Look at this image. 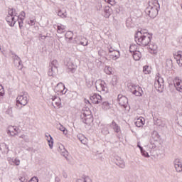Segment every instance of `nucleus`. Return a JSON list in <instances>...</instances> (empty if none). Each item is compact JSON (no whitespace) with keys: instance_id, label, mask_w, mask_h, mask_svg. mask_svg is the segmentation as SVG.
Listing matches in <instances>:
<instances>
[{"instance_id":"f257e3e1","label":"nucleus","mask_w":182,"mask_h":182,"mask_svg":"<svg viewBox=\"0 0 182 182\" xmlns=\"http://www.w3.org/2000/svg\"><path fill=\"white\" fill-rule=\"evenodd\" d=\"M135 42L139 46H149L153 39V33L147 32V30L138 28L137 32L134 36Z\"/></svg>"},{"instance_id":"f03ea898","label":"nucleus","mask_w":182,"mask_h":182,"mask_svg":"<svg viewBox=\"0 0 182 182\" xmlns=\"http://www.w3.org/2000/svg\"><path fill=\"white\" fill-rule=\"evenodd\" d=\"M28 97H29V95H28V92H26L16 97V108L18 110H21L23 106L28 105Z\"/></svg>"},{"instance_id":"7ed1b4c3","label":"nucleus","mask_w":182,"mask_h":182,"mask_svg":"<svg viewBox=\"0 0 182 182\" xmlns=\"http://www.w3.org/2000/svg\"><path fill=\"white\" fill-rule=\"evenodd\" d=\"M18 15L16 9L14 7H9L8 15L6 17V21L8 23H16L15 17Z\"/></svg>"},{"instance_id":"20e7f679","label":"nucleus","mask_w":182,"mask_h":182,"mask_svg":"<svg viewBox=\"0 0 182 182\" xmlns=\"http://www.w3.org/2000/svg\"><path fill=\"white\" fill-rule=\"evenodd\" d=\"M96 90L97 92H105V93H107V84L105 80H97L95 84Z\"/></svg>"},{"instance_id":"39448f33","label":"nucleus","mask_w":182,"mask_h":182,"mask_svg":"<svg viewBox=\"0 0 182 182\" xmlns=\"http://www.w3.org/2000/svg\"><path fill=\"white\" fill-rule=\"evenodd\" d=\"M160 10L155 9L151 5H149L146 9H145V14L149 16V18H151L152 19H154L157 15H159V11Z\"/></svg>"},{"instance_id":"423d86ee","label":"nucleus","mask_w":182,"mask_h":182,"mask_svg":"<svg viewBox=\"0 0 182 182\" xmlns=\"http://www.w3.org/2000/svg\"><path fill=\"white\" fill-rule=\"evenodd\" d=\"M9 55H13L12 59L14 60L15 66H17L19 70H22V69L23 68V64H22V60H21V58L18 56V55L15 54V53L12 50L9 51Z\"/></svg>"},{"instance_id":"0eeeda50","label":"nucleus","mask_w":182,"mask_h":182,"mask_svg":"<svg viewBox=\"0 0 182 182\" xmlns=\"http://www.w3.org/2000/svg\"><path fill=\"white\" fill-rule=\"evenodd\" d=\"M89 113L90 114H86L83 112L80 115L82 123H85L87 126H90V124L93 122V115H92V112H89Z\"/></svg>"},{"instance_id":"6e6552de","label":"nucleus","mask_w":182,"mask_h":182,"mask_svg":"<svg viewBox=\"0 0 182 182\" xmlns=\"http://www.w3.org/2000/svg\"><path fill=\"white\" fill-rule=\"evenodd\" d=\"M117 100L119 102V106H121L124 109H127V106H129V99L127 98V97L119 94L118 95Z\"/></svg>"},{"instance_id":"1a4fd4ad","label":"nucleus","mask_w":182,"mask_h":182,"mask_svg":"<svg viewBox=\"0 0 182 182\" xmlns=\"http://www.w3.org/2000/svg\"><path fill=\"white\" fill-rule=\"evenodd\" d=\"M154 87L156 89H163L164 87V80L160 77V73L156 75Z\"/></svg>"},{"instance_id":"9d476101","label":"nucleus","mask_w":182,"mask_h":182,"mask_svg":"<svg viewBox=\"0 0 182 182\" xmlns=\"http://www.w3.org/2000/svg\"><path fill=\"white\" fill-rule=\"evenodd\" d=\"M173 86L179 93H182V80L180 77H176L173 80Z\"/></svg>"},{"instance_id":"9b49d317","label":"nucleus","mask_w":182,"mask_h":182,"mask_svg":"<svg viewBox=\"0 0 182 182\" xmlns=\"http://www.w3.org/2000/svg\"><path fill=\"white\" fill-rule=\"evenodd\" d=\"M90 99L94 105H99V103H102L103 99L102 98V95L94 93L90 97Z\"/></svg>"},{"instance_id":"f8f14e48","label":"nucleus","mask_w":182,"mask_h":182,"mask_svg":"<svg viewBox=\"0 0 182 182\" xmlns=\"http://www.w3.org/2000/svg\"><path fill=\"white\" fill-rule=\"evenodd\" d=\"M26 16V13H25L23 11H22L19 15L18 14L16 16L14 17V21L16 23H23V21L25 20V17Z\"/></svg>"},{"instance_id":"ddd939ff","label":"nucleus","mask_w":182,"mask_h":182,"mask_svg":"<svg viewBox=\"0 0 182 182\" xmlns=\"http://www.w3.org/2000/svg\"><path fill=\"white\" fill-rule=\"evenodd\" d=\"M107 126L108 127H110V129H112L114 133H120V132H122L120 126H119V124H117L114 120H112V122L110 124H108Z\"/></svg>"},{"instance_id":"4468645a","label":"nucleus","mask_w":182,"mask_h":182,"mask_svg":"<svg viewBox=\"0 0 182 182\" xmlns=\"http://www.w3.org/2000/svg\"><path fill=\"white\" fill-rule=\"evenodd\" d=\"M120 58V51L119 50H115L112 51V53H108V59L110 60V59H112V60H117Z\"/></svg>"},{"instance_id":"2eb2a0df","label":"nucleus","mask_w":182,"mask_h":182,"mask_svg":"<svg viewBox=\"0 0 182 182\" xmlns=\"http://www.w3.org/2000/svg\"><path fill=\"white\" fill-rule=\"evenodd\" d=\"M154 124L155 126H158L160 129H163V127H166V122L161 120L160 118H157L156 117H154Z\"/></svg>"},{"instance_id":"dca6fc26","label":"nucleus","mask_w":182,"mask_h":182,"mask_svg":"<svg viewBox=\"0 0 182 182\" xmlns=\"http://www.w3.org/2000/svg\"><path fill=\"white\" fill-rule=\"evenodd\" d=\"M56 72H58V67L48 66V76L53 77L56 75Z\"/></svg>"},{"instance_id":"f3484780","label":"nucleus","mask_w":182,"mask_h":182,"mask_svg":"<svg viewBox=\"0 0 182 182\" xmlns=\"http://www.w3.org/2000/svg\"><path fill=\"white\" fill-rule=\"evenodd\" d=\"M176 171L177 173H181L182 171V164L178 159H176L173 162Z\"/></svg>"},{"instance_id":"a211bd4d","label":"nucleus","mask_w":182,"mask_h":182,"mask_svg":"<svg viewBox=\"0 0 182 182\" xmlns=\"http://www.w3.org/2000/svg\"><path fill=\"white\" fill-rule=\"evenodd\" d=\"M98 55L101 58H104L106 60H109V53L103 49H100L98 51Z\"/></svg>"},{"instance_id":"6ab92c4d","label":"nucleus","mask_w":182,"mask_h":182,"mask_svg":"<svg viewBox=\"0 0 182 182\" xmlns=\"http://www.w3.org/2000/svg\"><path fill=\"white\" fill-rule=\"evenodd\" d=\"M66 66L68 69V72H71V73H75V70H76V65L73 62H68Z\"/></svg>"},{"instance_id":"aec40b11","label":"nucleus","mask_w":182,"mask_h":182,"mask_svg":"<svg viewBox=\"0 0 182 182\" xmlns=\"http://www.w3.org/2000/svg\"><path fill=\"white\" fill-rule=\"evenodd\" d=\"M58 87H61L63 90H57V92H60L62 95H66V92H68V89H66V87H65V85L62 82H59L58 84H57L55 89H58Z\"/></svg>"},{"instance_id":"412c9836","label":"nucleus","mask_w":182,"mask_h":182,"mask_svg":"<svg viewBox=\"0 0 182 182\" xmlns=\"http://www.w3.org/2000/svg\"><path fill=\"white\" fill-rule=\"evenodd\" d=\"M112 11H113V9L110 8L109 6H106L104 9L105 18H109V16L112 15Z\"/></svg>"},{"instance_id":"4be33fe9","label":"nucleus","mask_w":182,"mask_h":182,"mask_svg":"<svg viewBox=\"0 0 182 182\" xmlns=\"http://www.w3.org/2000/svg\"><path fill=\"white\" fill-rule=\"evenodd\" d=\"M116 166H118V167H120V168H124L126 167V164H124V161L122 159V158L118 157L117 159V161H115Z\"/></svg>"},{"instance_id":"5701e85b","label":"nucleus","mask_w":182,"mask_h":182,"mask_svg":"<svg viewBox=\"0 0 182 182\" xmlns=\"http://www.w3.org/2000/svg\"><path fill=\"white\" fill-rule=\"evenodd\" d=\"M131 86L132 89H136L138 92V97L143 96L144 92H143V89H141V87L135 84H132Z\"/></svg>"},{"instance_id":"b1692460","label":"nucleus","mask_w":182,"mask_h":182,"mask_svg":"<svg viewBox=\"0 0 182 182\" xmlns=\"http://www.w3.org/2000/svg\"><path fill=\"white\" fill-rule=\"evenodd\" d=\"M144 124H145V120H144V118L143 117H139L135 122V125L136 127H143V126H144Z\"/></svg>"},{"instance_id":"393cba45","label":"nucleus","mask_w":182,"mask_h":182,"mask_svg":"<svg viewBox=\"0 0 182 182\" xmlns=\"http://www.w3.org/2000/svg\"><path fill=\"white\" fill-rule=\"evenodd\" d=\"M8 161L10 164H15V166H19L21 164V160L18 159V158H8Z\"/></svg>"},{"instance_id":"a878e982","label":"nucleus","mask_w":182,"mask_h":182,"mask_svg":"<svg viewBox=\"0 0 182 182\" xmlns=\"http://www.w3.org/2000/svg\"><path fill=\"white\" fill-rule=\"evenodd\" d=\"M14 130H15V127L14 126H9L7 129V134L9 136H16V132H15Z\"/></svg>"},{"instance_id":"bb28decb","label":"nucleus","mask_w":182,"mask_h":182,"mask_svg":"<svg viewBox=\"0 0 182 182\" xmlns=\"http://www.w3.org/2000/svg\"><path fill=\"white\" fill-rule=\"evenodd\" d=\"M151 139L154 140V141H159V139H160V134H159L157 131H154L151 133Z\"/></svg>"},{"instance_id":"cd10ccee","label":"nucleus","mask_w":182,"mask_h":182,"mask_svg":"<svg viewBox=\"0 0 182 182\" xmlns=\"http://www.w3.org/2000/svg\"><path fill=\"white\" fill-rule=\"evenodd\" d=\"M57 32L58 33H63L64 32H66V26H63V24L57 26Z\"/></svg>"},{"instance_id":"c85d7f7f","label":"nucleus","mask_w":182,"mask_h":182,"mask_svg":"<svg viewBox=\"0 0 182 182\" xmlns=\"http://www.w3.org/2000/svg\"><path fill=\"white\" fill-rule=\"evenodd\" d=\"M67 15L68 13H66V10H65L64 9H59L58 11V16L60 18H66Z\"/></svg>"},{"instance_id":"c756f323","label":"nucleus","mask_w":182,"mask_h":182,"mask_svg":"<svg viewBox=\"0 0 182 182\" xmlns=\"http://www.w3.org/2000/svg\"><path fill=\"white\" fill-rule=\"evenodd\" d=\"M110 106H112V105L107 101L102 103V109L103 110H109V109H110Z\"/></svg>"},{"instance_id":"7c9ffc66","label":"nucleus","mask_w":182,"mask_h":182,"mask_svg":"<svg viewBox=\"0 0 182 182\" xmlns=\"http://www.w3.org/2000/svg\"><path fill=\"white\" fill-rule=\"evenodd\" d=\"M132 56H133V58L137 61L139 59H141V53H140V51L132 53Z\"/></svg>"},{"instance_id":"2f4dec72","label":"nucleus","mask_w":182,"mask_h":182,"mask_svg":"<svg viewBox=\"0 0 182 182\" xmlns=\"http://www.w3.org/2000/svg\"><path fill=\"white\" fill-rule=\"evenodd\" d=\"M129 52H130V53H134L136 52H139V50H137V45H136V44L130 45Z\"/></svg>"},{"instance_id":"473e14b6","label":"nucleus","mask_w":182,"mask_h":182,"mask_svg":"<svg viewBox=\"0 0 182 182\" xmlns=\"http://www.w3.org/2000/svg\"><path fill=\"white\" fill-rule=\"evenodd\" d=\"M166 68L171 69L173 68V60L170 58H167L166 60Z\"/></svg>"},{"instance_id":"72a5a7b5","label":"nucleus","mask_w":182,"mask_h":182,"mask_svg":"<svg viewBox=\"0 0 182 182\" xmlns=\"http://www.w3.org/2000/svg\"><path fill=\"white\" fill-rule=\"evenodd\" d=\"M85 85L87 87H88V89H90V87L93 86V82H92L90 79H87L86 76H85Z\"/></svg>"},{"instance_id":"f704fd0d","label":"nucleus","mask_w":182,"mask_h":182,"mask_svg":"<svg viewBox=\"0 0 182 182\" xmlns=\"http://www.w3.org/2000/svg\"><path fill=\"white\" fill-rule=\"evenodd\" d=\"M78 45H82V46H87V45H89V41H87V38L84 37L81 39V41H80Z\"/></svg>"},{"instance_id":"c9c22d12","label":"nucleus","mask_w":182,"mask_h":182,"mask_svg":"<svg viewBox=\"0 0 182 182\" xmlns=\"http://www.w3.org/2000/svg\"><path fill=\"white\" fill-rule=\"evenodd\" d=\"M65 36L66 39H69V41H72V39H73V32H72L71 31H68L66 32Z\"/></svg>"},{"instance_id":"e433bc0d","label":"nucleus","mask_w":182,"mask_h":182,"mask_svg":"<svg viewBox=\"0 0 182 182\" xmlns=\"http://www.w3.org/2000/svg\"><path fill=\"white\" fill-rule=\"evenodd\" d=\"M150 67H149L148 65H146L143 67V72L145 75H150L151 73V71L149 70Z\"/></svg>"},{"instance_id":"4c0bfd02","label":"nucleus","mask_w":182,"mask_h":182,"mask_svg":"<svg viewBox=\"0 0 182 182\" xmlns=\"http://www.w3.org/2000/svg\"><path fill=\"white\" fill-rule=\"evenodd\" d=\"M152 6L153 8H155V9H158L160 11V3H159V0H154L152 2Z\"/></svg>"},{"instance_id":"58836bf2","label":"nucleus","mask_w":182,"mask_h":182,"mask_svg":"<svg viewBox=\"0 0 182 182\" xmlns=\"http://www.w3.org/2000/svg\"><path fill=\"white\" fill-rule=\"evenodd\" d=\"M63 147V151H61V155L63 156V157H68V156H69V151H68V150H66V149H65V146L63 145H62Z\"/></svg>"},{"instance_id":"ea45409f","label":"nucleus","mask_w":182,"mask_h":182,"mask_svg":"<svg viewBox=\"0 0 182 182\" xmlns=\"http://www.w3.org/2000/svg\"><path fill=\"white\" fill-rule=\"evenodd\" d=\"M110 85H112V86H116V85H117V76L114 75L112 77V81L110 82Z\"/></svg>"},{"instance_id":"a19ab883","label":"nucleus","mask_w":182,"mask_h":182,"mask_svg":"<svg viewBox=\"0 0 182 182\" xmlns=\"http://www.w3.org/2000/svg\"><path fill=\"white\" fill-rule=\"evenodd\" d=\"M47 141L50 149H53V137L50 136V139H47Z\"/></svg>"},{"instance_id":"79ce46f5","label":"nucleus","mask_w":182,"mask_h":182,"mask_svg":"<svg viewBox=\"0 0 182 182\" xmlns=\"http://www.w3.org/2000/svg\"><path fill=\"white\" fill-rule=\"evenodd\" d=\"M18 180L21 182H26V181H28V179H26V176L25 173H23V174L20 175L19 177H18Z\"/></svg>"},{"instance_id":"37998d69","label":"nucleus","mask_w":182,"mask_h":182,"mask_svg":"<svg viewBox=\"0 0 182 182\" xmlns=\"http://www.w3.org/2000/svg\"><path fill=\"white\" fill-rule=\"evenodd\" d=\"M174 58L177 60L182 58V51H178L176 53L173 54Z\"/></svg>"},{"instance_id":"c03bdc74","label":"nucleus","mask_w":182,"mask_h":182,"mask_svg":"<svg viewBox=\"0 0 182 182\" xmlns=\"http://www.w3.org/2000/svg\"><path fill=\"white\" fill-rule=\"evenodd\" d=\"M106 75H112V68L109 66H106L105 69Z\"/></svg>"},{"instance_id":"a18cd8bd","label":"nucleus","mask_w":182,"mask_h":182,"mask_svg":"<svg viewBox=\"0 0 182 182\" xmlns=\"http://www.w3.org/2000/svg\"><path fill=\"white\" fill-rule=\"evenodd\" d=\"M140 151H141V154H142L144 157H146V158L150 157V155H149V152L146 151L144 149L141 150Z\"/></svg>"},{"instance_id":"49530a36","label":"nucleus","mask_w":182,"mask_h":182,"mask_svg":"<svg viewBox=\"0 0 182 182\" xmlns=\"http://www.w3.org/2000/svg\"><path fill=\"white\" fill-rule=\"evenodd\" d=\"M149 46L151 50H154V52H156V50H157V45L150 43Z\"/></svg>"},{"instance_id":"de8ad7c7","label":"nucleus","mask_w":182,"mask_h":182,"mask_svg":"<svg viewBox=\"0 0 182 182\" xmlns=\"http://www.w3.org/2000/svg\"><path fill=\"white\" fill-rule=\"evenodd\" d=\"M102 133L103 134L107 135L109 134L110 132H109V128H107V127H105L104 128L102 129Z\"/></svg>"},{"instance_id":"09e8293b","label":"nucleus","mask_w":182,"mask_h":182,"mask_svg":"<svg viewBox=\"0 0 182 182\" xmlns=\"http://www.w3.org/2000/svg\"><path fill=\"white\" fill-rule=\"evenodd\" d=\"M105 2H107V4H109L111 6H114V5H116V1L115 0H104Z\"/></svg>"},{"instance_id":"8fccbe9b","label":"nucleus","mask_w":182,"mask_h":182,"mask_svg":"<svg viewBox=\"0 0 182 182\" xmlns=\"http://www.w3.org/2000/svg\"><path fill=\"white\" fill-rule=\"evenodd\" d=\"M49 66H52L53 68H58V60H53L49 65Z\"/></svg>"},{"instance_id":"3c124183","label":"nucleus","mask_w":182,"mask_h":182,"mask_svg":"<svg viewBox=\"0 0 182 182\" xmlns=\"http://www.w3.org/2000/svg\"><path fill=\"white\" fill-rule=\"evenodd\" d=\"M28 182H39V178H38L36 176L32 177Z\"/></svg>"},{"instance_id":"603ef678","label":"nucleus","mask_w":182,"mask_h":182,"mask_svg":"<svg viewBox=\"0 0 182 182\" xmlns=\"http://www.w3.org/2000/svg\"><path fill=\"white\" fill-rule=\"evenodd\" d=\"M85 135L82 134H79L78 135H77V139H78V140H80V141H82V139L85 138Z\"/></svg>"},{"instance_id":"864d4df0","label":"nucleus","mask_w":182,"mask_h":182,"mask_svg":"<svg viewBox=\"0 0 182 182\" xmlns=\"http://www.w3.org/2000/svg\"><path fill=\"white\" fill-rule=\"evenodd\" d=\"M108 49V53H111L112 52H115L117 50H115L114 48H113L112 46H109L107 47Z\"/></svg>"},{"instance_id":"5fc2aeb1","label":"nucleus","mask_w":182,"mask_h":182,"mask_svg":"<svg viewBox=\"0 0 182 182\" xmlns=\"http://www.w3.org/2000/svg\"><path fill=\"white\" fill-rule=\"evenodd\" d=\"M131 92L132 95H134L135 96H139V92L137 91V88L131 90Z\"/></svg>"},{"instance_id":"6e6d98bb","label":"nucleus","mask_w":182,"mask_h":182,"mask_svg":"<svg viewBox=\"0 0 182 182\" xmlns=\"http://www.w3.org/2000/svg\"><path fill=\"white\" fill-rule=\"evenodd\" d=\"M6 113L7 114H9L11 117H12V107L9 108L6 111Z\"/></svg>"},{"instance_id":"4d7b16f0","label":"nucleus","mask_w":182,"mask_h":182,"mask_svg":"<svg viewBox=\"0 0 182 182\" xmlns=\"http://www.w3.org/2000/svg\"><path fill=\"white\" fill-rule=\"evenodd\" d=\"M149 149H156V144L153 141H150Z\"/></svg>"},{"instance_id":"13d9d810","label":"nucleus","mask_w":182,"mask_h":182,"mask_svg":"<svg viewBox=\"0 0 182 182\" xmlns=\"http://www.w3.org/2000/svg\"><path fill=\"white\" fill-rule=\"evenodd\" d=\"M38 39L40 41H45L46 39V36H42V34H39Z\"/></svg>"},{"instance_id":"bf43d9fd","label":"nucleus","mask_w":182,"mask_h":182,"mask_svg":"<svg viewBox=\"0 0 182 182\" xmlns=\"http://www.w3.org/2000/svg\"><path fill=\"white\" fill-rule=\"evenodd\" d=\"M82 144H87V138L86 136L81 141Z\"/></svg>"},{"instance_id":"052dcab7","label":"nucleus","mask_w":182,"mask_h":182,"mask_svg":"<svg viewBox=\"0 0 182 182\" xmlns=\"http://www.w3.org/2000/svg\"><path fill=\"white\" fill-rule=\"evenodd\" d=\"M85 177V182H92V179L89 176H84Z\"/></svg>"},{"instance_id":"680f3d73","label":"nucleus","mask_w":182,"mask_h":182,"mask_svg":"<svg viewBox=\"0 0 182 182\" xmlns=\"http://www.w3.org/2000/svg\"><path fill=\"white\" fill-rule=\"evenodd\" d=\"M114 9H115L117 14H120V6H116V7H114Z\"/></svg>"},{"instance_id":"e2e57ef3","label":"nucleus","mask_w":182,"mask_h":182,"mask_svg":"<svg viewBox=\"0 0 182 182\" xmlns=\"http://www.w3.org/2000/svg\"><path fill=\"white\" fill-rule=\"evenodd\" d=\"M55 106H57V107H60V106L62 105V103L59 101H55Z\"/></svg>"},{"instance_id":"0e129e2a","label":"nucleus","mask_w":182,"mask_h":182,"mask_svg":"<svg viewBox=\"0 0 182 182\" xmlns=\"http://www.w3.org/2000/svg\"><path fill=\"white\" fill-rule=\"evenodd\" d=\"M136 147H138L141 151V150H143V146H141V145L140 144V141H138L137 142V145H136Z\"/></svg>"},{"instance_id":"69168bd1","label":"nucleus","mask_w":182,"mask_h":182,"mask_svg":"<svg viewBox=\"0 0 182 182\" xmlns=\"http://www.w3.org/2000/svg\"><path fill=\"white\" fill-rule=\"evenodd\" d=\"M62 174L64 178H68V173L65 171H63Z\"/></svg>"},{"instance_id":"338daca9","label":"nucleus","mask_w":182,"mask_h":182,"mask_svg":"<svg viewBox=\"0 0 182 182\" xmlns=\"http://www.w3.org/2000/svg\"><path fill=\"white\" fill-rule=\"evenodd\" d=\"M76 182H85V176L82 178L77 179Z\"/></svg>"},{"instance_id":"774afa93","label":"nucleus","mask_w":182,"mask_h":182,"mask_svg":"<svg viewBox=\"0 0 182 182\" xmlns=\"http://www.w3.org/2000/svg\"><path fill=\"white\" fill-rule=\"evenodd\" d=\"M55 182H60V178H59V177L56 176L55 178Z\"/></svg>"}]
</instances>
